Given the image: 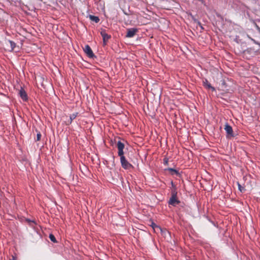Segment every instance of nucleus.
I'll return each instance as SVG.
<instances>
[{"label":"nucleus","instance_id":"16","mask_svg":"<svg viewBox=\"0 0 260 260\" xmlns=\"http://www.w3.org/2000/svg\"><path fill=\"white\" fill-rule=\"evenodd\" d=\"M41 134L40 133H38L37 136V140L39 141L41 139Z\"/></svg>","mask_w":260,"mask_h":260},{"label":"nucleus","instance_id":"18","mask_svg":"<svg viewBox=\"0 0 260 260\" xmlns=\"http://www.w3.org/2000/svg\"><path fill=\"white\" fill-rule=\"evenodd\" d=\"M198 24L200 26H201V23L200 22H198Z\"/></svg>","mask_w":260,"mask_h":260},{"label":"nucleus","instance_id":"13","mask_svg":"<svg viewBox=\"0 0 260 260\" xmlns=\"http://www.w3.org/2000/svg\"><path fill=\"white\" fill-rule=\"evenodd\" d=\"M49 238L50 239V240L52 242H53L54 243H55L56 242V239H55V237L52 234H50L49 235Z\"/></svg>","mask_w":260,"mask_h":260},{"label":"nucleus","instance_id":"3","mask_svg":"<svg viewBox=\"0 0 260 260\" xmlns=\"http://www.w3.org/2000/svg\"><path fill=\"white\" fill-rule=\"evenodd\" d=\"M84 51L85 53L89 57H93L94 56V54L89 47V45H85L84 48Z\"/></svg>","mask_w":260,"mask_h":260},{"label":"nucleus","instance_id":"17","mask_svg":"<svg viewBox=\"0 0 260 260\" xmlns=\"http://www.w3.org/2000/svg\"><path fill=\"white\" fill-rule=\"evenodd\" d=\"M170 170L175 172V173H177V171L175 170H173V169H171Z\"/></svg>","mask_w":260,"mask_h":260},{"label":"nucleus","instance_id":"8","mask_svg":"<svg viewBox=\"0 0 260 260\" xmlns=\"http://www.w3.org/2000/svg\"><path fill=\"white\" fill-rule=\"evenodd\" d=\"M19 94L23 101H26L27 99V94L25 91L23 89H21L19 91Z\"/></svg>","mask_w":260,"mask_h":260},{"label":"nucleus","instance_id":"7","mask_svg":"<svg viewBox=\"0 0 260 260\" xmlns=\"http://www.w3.org/2000/svg\"><path fill=\"white\" fill-rule=\"evenodd\" d=\"M204 86L208 88V89H211L212 91L215 90V88L212 87L211 84L209 83L208 80L207 79H205L203 81Z\"/></svg>","mask_w":260,"mask_h":260},{"label":"nucleus","instance_id":"19","mask_svg":"<svg viewBox=\"0 0 260 260\" xmlns=\"http://www.w3.org/2000/svg\"><path fill=\"white\" fill-rule=\"evenodd\" d=\"M89 16L91 17L93 16L92 15H90Z\"/></svg>","mask_w":260,"mask_h":260},{"label":"nucleus","instance_id":"9","mask_svg":"<svg viewBox=\"0 0 260 260\" xmlns=\"http://www.w3.org/2000/svg\"><path fill=\"white\" fill-rule=\"evenodd\" d=\"M178 202L176 199V196L175 195H173L169 201V204L175 206V205L178 204Z\"/></svg>","mask_w":260,"mask_h":260},{"label":"nucleus","instance_id":"10","mask_svg":"<svg viewBox=\"0 0 260 260\" xmlns=\"http://www.w3.org/2000/svg\"><path fill=\"white\" fill-rule=\"evenodd\" d=\"M151 226L155 232L157 233L159 231L162 232V230L161 229V228L157 226V225H156L154 223L152 222Z\"/></svg>","mask_w":260,"mask_h":260},{"label":"nucleus","instance_id":"11","mask_svg":"<svg viewBox=\"0 0 260 260\" xmlns=\"http://www.w3.org/2000/svg\"><path fill=\"white\" fill-rule=\"evenodd\" d=\"M77 113H73L70 115V123H71L72 121L74 119L77 115Z\"/></svg>","mask_w":260,"mask_h":260},{"label":"nucleus","instance_id":"14","mask_svg":"<svg viewBox=\"0 0 260 260\" xmlns=\"http://www.w3.org/2000/svg\"><path fill=\"white\" fill-rule=\"evenodd\" d=\"M9 44H10V45L11 46V50H13L14 48H15V44L13 42H12L11 41H9Z\"/></svg>","mask_w":260,"mask_h":260},{"label":"nucleus","instance_id":"15","mask_svg":"<svg viewBox=\"0 0 260 260\" xmlns=\"http://www.w3.org/2000/svg\"><path fill=\"white\" fill-rule=\"evenodd\" d=\"M238 184L239 189L241 192L245 190L244 187H243L239 183H238Z\"/></svg>","mask_w":260,"mask_h":260},{"label":"nucleus","instance_id":"1","mask_svg":"<svg viewBox=\"0 0 260 260\" xmlns=\"http://www.w3.org/2000/svg\"><path fill=\"white\" fill-rule=\"evenodd\" d=\"M120 156V162L122 165V167L125 169H129L132 167V166L131 164H129L127 160L125 159V157L123 155H121Z\"/></svg>","mask_w":260,"mask_h":260},{"label":"nucleus","instance_id":"2","mask_svg":"<svg viewBox=\"0 0 260 260\" xmlns=\"http://www.w3.org/2000/svg\"><path fill=\"white\" fill-rule=\"evenodd\" d=\"M101 35L102 36L103 44L104 45H106L107 42L110 38L111 36L108 35L105 30H102L101 31Z\"/></svg>","mask_w":260,"mask_h":260},{"label":"nucleus","instance_id":"5","mask_svg":"<svg viewBox=\"0 0 260 260\" xmlns=\"http://www.w3.org/2000/svg\"><path fill=\"white\" fill-rule=\"evenodd\" d=\"M224 129L226 131L228 137H233L234 135L233 134V129H232V127L230 125H229L228 124H226L225 125Z\"/></svg>","mask_w":260,"mask_h":260},{"label":"nucleus","instance_id":"6","mask_svg":"<svg viewBox=\"0 0 260 260\" xmlns=\"http://www.w3.org/2000/svg\"><path fill=\"white\" fill-rule=\"evenodd\" d=\"M124 147V144L120 141H118L117 143V148L118 149V155L121 156L123 155V148Z\"/></svg>","mask_w":260,"mask_h":260},{"label":"nucleus","instance_id":"12","mask_svg":"<svg viewBox=\"0 0 260 260\" xmlns=\"http://www.w3.org/2000/svg\"><path fill=\"white\" fill-rule=\"evenodd\" d=\"M89 18L91 21H94L95 23H98L100 21L99 17H89Z\"/></svg>","mask_w":260,"mask_h":260},{"label":"nucleus","instance_id":"4","mask_svg":"<svg viewBox=\"0 0 260 260\" xmlns=\"http://www.w3.org/2000/svg\"><path fill=\"white\" fill-rule=\"evenodd\" d=\"M137 31L138 29L135 28L128 29L126 36L127 38H132L136 35Z\"/></svg>","mask_w":260,"mask_h":260}]
</instances>
